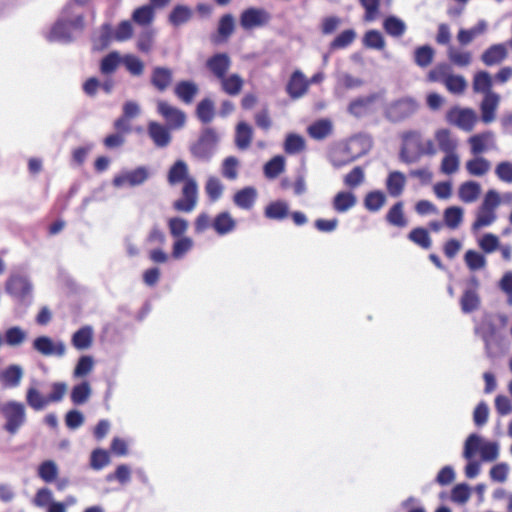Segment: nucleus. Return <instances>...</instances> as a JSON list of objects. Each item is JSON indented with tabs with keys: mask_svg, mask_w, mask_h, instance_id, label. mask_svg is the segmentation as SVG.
I'll list each match as a JSON object with an SVG mask.
<instances>
[{
	"mask_svg": "<svg viewBox=\"0 0 512 512\" xmlns=\"http://www.w3.org/2000/svg\"><path fill=\"white\" fill-rule=\"evenodd\" d=\"M84 26V14L80 11V7L72 1L68 2L51 27L47 39L50 42L70 43L73 39L72 31H82Z\"/></svg>",
	"mask_w": 512,
	"mask_h": 512,
	"instance_id": "1",
	"label": "nucleus"
},
{
	"mask_svg": "<svg viewBox=\"0 0 512 512\" xmlns=\"http://www.w3.org/2000/svg\"><path fill=\"white\" fill-rule=\"evenodd\" d=\"M4 288L17 304L24 307L32 304L34 285L26 267L22 265L14 267L6 279Z\"/></svg>",
	"mask_w": 512,
	"mask_h": 512,
	"instance_id": "2",
	"label": "nucleus"
},
{
	"mask_svg": "<svg viewBox=\"0 0 512 512\" xmlns=\"http://www.w3.org/2000/svg\"><path fill=\"white\" fill-rule=\"evenodd\" d=\"M403 144L400 148L399 158L405 164L416 163L424 155L434 156L437 149L432 140L424 144L421 141V133L417 130H409L402 134Z\"/></svg>",
	"mask_w": 512,
	"mask_h": 512,
	"instance_id": "3",
	"label": "nucleus"
},
{
	"mask_svg": "<svg viewBox=\"0 0 512 512\" xmlns=\"http://www.w3.org/2000/svg\"><path fill=\"white\" fill-rule=\"evenodd\" d=\"M220 136L215 128L206 126L199 132L197 139L190 143L189 152L193 158L201 162H209L215 155Z\"/></svg>",
	"mask_w": 512,
	"mask_h": 512,
	"instance_id": "4",
	"label": "nucleus"
},
{
	"mask_svg": "<svg viewBox=\"0 0 512 512\" xmlns=\"http://www.w3.org/2000/svg\"><path fill=\"white\" fill-rule=\"evenodd\" d=\"M420 103L412 96H404L388 103L384 117L391 123H400L411 118L419 109Z\"/></svg>",
	"mask_w": 512,
	"mask_h": 512,
	"instance_id": "5",
	"label": "nucleus"
},
{
	"mask_svg": "<svg viewBox=\"0 0 512 512\" xmlns=\"http://www.w3.org/2000/svg\"><path fill=\"white\" fill-rule=\"evenodd\" d=\"M1 414L6 420L4 429L15 434L26 421V411L23 403L10 400L1 406Z\"/></svg>",
	"mask_w": 512,
	"mask_h": 512,
	"instance_id": "6",
	"label": "nucleus"
},
{
	"mask_svg": "<svg viewBox=\"0 0 512 512\" xmlns=\"http://www.w3.org/2000/svg\"><path fill=\"white\" fill-rule=\"evenodd\" d=\"M498 318L502 324L506 322V317L502 314L494 315L492 313H485L479 324L475 327V333L484 342L487 355H490L492 345L497 339V325L495 319Z\"/></svg>",
	"mask_w": 512,
	"mask_h": 512,
	"instance_id": "7",
	"label": "nucleus"
},
{
	"mask_svg": "<svg viewBox=\"0 0 512 512\" xmlns=\"http://www.w3.org/2000/svg\"><path fill=\"white\" fill-rule=\"evenodd\" d=\"M372 147V139L369 135L359 134L352 137L346 146L347 152L357 150L356 153L347 159L331 158V164L335 168H341L369 152Z\"/></svg>",
	"mask_w": 512,
	"mask_h": 512,
	"instance_id": "8",
	"label": "nucleus"
},
{
	"mask_svg": "<svg viewBox=\"0 0 512 512\" xmlns=\"http://www.w3.org/2000/svg\"><path fill=\"white\" fill-rule=\"evenodd\" d=\"M151 177L150 168L147 166H138L132 170H123L114 176L112 185L116 188L124 186L136 187L144 184Z\"/></svg>",
	"mask_w": 512,
	"mask_h": 512,
	"instance_id": "9",
	"label": "nucleus"
},
{
	"mask_svg": "<svg viewBox=\"0 0 512 512\" xmlns=\"http://www.w3.org/2000/svg\"><path fill=\"white\" fill-rule=\"evenodd\" d=\"M270 20L271 14L261 7H248L239 16V24L245 31L265 27Z\"/></svg>",
	"mask_w": 512,
	"mask_h": 512,
	"instance_id": "10",
	"label": "nucleus"
},
{
	"mask_svg": "<svg viewBox=\"0 0 512 512\" xmlns=\"http://www.w3.org/2000/svg\"><path fill=\"white\" fill-rule=\"evenodd\" d=\"M35 351L46 357L61 358L66 354V346L63 341H53L46 335L36 337L32 342Z\"/></svg>",
	"mask_w": 512,
	"mask_h": 512,
	"instance_id": "11",
	"label": "nucleus"
},
{
	"mask_svg": "<svg viewBox=\"0 0 512 512\" xmlns=\"http://www.w3.org/2000/svg\"><path fill=\"white\" fill-rule=\"evenodd\" d=\"M198 198V185L195 179H189L182 187V197L173 203V208L189 213L194 210Z\"/></svg>",
	"mask_w": 512,
	"mask_h": 512,
	"instance_id": "12",
	"label": "nucleus"
},
{
	"mask_svg": "<svg viewBox=\"0 0 512 512\" xmlns=\"http://www.w3.org/2000/svg\"><path fill=\"white\" fill-rule=\"evenodd\" d=\"M157 112L166 120L169 129H180L186 121L185 113L166 101H158Z\"/></svg>",
	"mask_w": 512,
	"mask_h": 512,
	"instance_id": "13",
	"label": "nucleus"
},
{
	"mask_svg": "<svg viewBox=\"0 0 512 512\" xmlns=\"http://www.w3.org/2000/svg\"><path fill=\"white\" fill-rule=\"evenodd\" d=\"M447 121L464 131H471L476 121V114L469 108H452L447 113Z\"/></svg>",
	"mask_w": 512,
	"mask_h": 512,
	"instance_id": "14",
	"label": "nucleus"
},
{
	"mask_svg": "<svg viewBox=\"0 0 512 512\" xmlns=\"http://www.w3.org/2000/svg\"><path fill=\"white\" fill-rule=\"evenodd\" d=\"M231 58L225 52H218L206 61V68L219 80L223 78L231 67Z\"/></svg>",
	"mask_w": 512,
	"mask_h": 512,
	"instance_id": "15",
	"label": "nucleus"
},
{
	"mask_svg": "<svg viewBox=\"0 0 512 512\" xmlns=\"http://www.w3.org/2000/svg\"><path fill=\"white\" fill-rule=\"evenodd\" d=\"M169 130L167 126L156 121H150L147 126L148 136L157 148H165L170 144L172 136Z\"/></svg>",
	"mask_w": 512,
	"mask_h": 512,
	"instance_id": "16",
	"label": "nucleus"
},
{
	"mask_svg": "<svg viewBox=\"0 0 512 512\" xmlns=\"http://www.w3.org/2000/svg\"><path fill=\"white\" fill-rule=\"evenodd\" d=\"M24 376V369L19 364H10L0 372V382L5 389H14L20 386Z\"/></svg>",
	"mask_w": 512,
	"mask_h": 512,
	"instance_id": "17",
	"label": "nucleus"
},
{
	"mask_svg": "<svg viewBox=\"0 0 512 512\" xmlns=\"http://www.w3.org/2000/svg\"><path fill=\"white\" fill-rule=\"evenodd\" d=\"M308 90V81L300 70H295L286 85V92L292 99L302 97Z\"/></svg>",
	"mask_w": 512,
	"mask_h": 512,
	"instance_id": "18",
	"label": "nucleus"
},
{
	"mask_svg": "<svg viewBox=\"0 0 512 512\" xmlns=\"http://www.w3.org/2000/svg\"><path fill=\"white\" fill-rule=\"evenodd\" d=\"M235 30V20L232 14L222 15L217 24V33L211 37L215 44L226 42Z\"/></svg>",
	"mask_w": 512,
	"mask_h": 512,
	"instance_id": "19",
	"label": "nucleus"
},
{
	"mask_svg": "<svg viewBox=\"0 0 512 512\" xmlns=\"http://www.w3.org/2000/svg\"><path fill=\"white\" fill-rule=\"evenodd\" d=\"M37 385L38 381L36 379H32L30 386L26 390L25 400L27 405L34 411H42L47 407L49 401L47 400V396H43L41 394Z\"/></svg>",
	"mask_w": 512,
	"mask_h": 512,
	"instance_id": "20",
	"label": "nucleus"
},
{
	"mask_svg": "<svg viewBox=\"0 0 512 512\" xmlns=\"http://www.w3.org/2000/svg\"><path fill=\"white\" fill-rule=\"evenodd\" d=\"M189 179H194L189 176V168L184 160H176L168 170L167 181L170 185H177L179 183L188 182Z\"/></svg>",
	"mask_w": 512,
	"mask_h": 512,
	"instance_id": "21",
	"label": "nucleus"
},
{
	"mask_svg": "<svg viewBox=\"0 0 512 512\" xmlns=\"http://www.w3.org/2000/svg\"><path fill=\"white\" fill-rule=\"evenodd\" d=\"M507 54L505 43L493 44L482 53L481 61L486 66L498 65L507 58Z\"/></svg>",
	"mask_w": 512,
	"mask_h": 512,
	"instance_id": "22",
	"label": "nucleus"
},
{
	"mask_svg": "<svg viewBox=\"0 0 512 512\" xmlns=\"http://www.w3.org/2000/svg\"><path fill=\"white\" fill-rule=\"evenodd\" d=\"M173 72L170 68L156 66L152 69L150 83L158 91H165L172 83Z\"/></svg>",
	"mask_w": 512,
	"mask_h": 512,
	"instance_id": "23",
	"label": "nucleus"
},
{
	"mask_svg": "<svg viewBox=\"0 0 512 512\" xmlns=\"http://www.w3.org/2000/svg\"><path fill=\"white\" fill-rule=\"evenodd\" d=\"M194 15L191 7L185 4L175 5L168 15V22L174 27H180L188 23Z\"/></svg>",
	"mask_w": 512,
	"mask_h": 512,
	"instance_id": "24",
	"label": "nucleus"
},
{
	"mask_svg": "<svg viewBox=\"0 0 512 512\" xmlns=\"http://www.w3.org/2000/svg\"><path fill=\"white\" fill-rule=\"evenodd\" d=\"M500 102V96L497 93H491L483 97L480 104L481 119L488 124L495 119V112Z\"/></svg>",
	"mask_w": 512,
	"mask_h": 512,
	"instance_id": "25",
	"label": "nucleus"
},
{
	"mask_svg": "<svg viewBox=\"0 0 512 512\" xmlns=\"http://www.w3.org/2000/svg\"><path fill=\"white\" fill-rule=\"evenodd\" d=\"M93 342V328L85 325L76 330L71 337V344L77 350H86Z\"/></svg>",
	"mask_w": 512,
	"mask_h": 512,
	"instance_id": "26",
	"label": "nucleus"
},
{
	"mask_svg": "<svg viewBox=\"0 0 512 512\" xmlns=\"http://www.w3.org/2000/svg\"><path fill=\"white\" fill-rule=\"evenodd\" d=\"M253 138L252 127L244 122L240 121L235 128L234 143L239 150H246L249 148Z\"/></svg>",
	"mask_w": 512,
	"mask_h": 512,
	"instance_id": "27",
	"label": "nucleus"
},
{
	"mask_svg": "<svg viewBox=\"0 0 512 512\" xmlns=\"http://www.w3.org/2000/svg\"><path fill=\"white\" fill-rule=\"evenodd\" d=\"M257 198V190L252 186H247L237 191L233 196L235 205L243 210L251 209Z\"/></svg>",
	"mask_w": 512,
	"mask_h": 512,
	"instance_id": "28",
	"label": "nucleus"
},
{
	"mask_svg": "<svg viewBox=\"0 0 512 512\" xmlns=\"http://www.w3.org/2000/svg\"><path fill=\"white\" fill-rule=\"evenodd\" d=\"M211 225L218 235H227L236 228V221L229 212L223 211L215 216Z\"/></svg>",
	"mask_w": 512,
	"mask_h": 512,
	"instance_id": "29",
	"label": "nucleus"
},
{
	"mask_svg": "<svg viewBox=\"0 0 512 512\" xmlns=\"http://www.w3.org/2000/svg\"><path fill=\"white\" fill-rule=\"evenodd\" d=\"M385 185L391 197H399L405 188L406 177L400 171H392L388 174Z\"/></svg>",
	"mask_w": 512,
	"mask_h": 512,
	"instance_id": "30",
	"label": "nucleus"
},
{
	"mask_svg": "<svg viewBox=\"0 0 512 512\" xmlns=\"http://www.w3.org/2000/svg\"><path fill=\"white\" fill-rule=\"evenodd\" d=\"M198 86L191 80L179 81L174 88L175 95L184 103L190 104L198 93Z\"/></svg>",
	"mask_w": 512,
	"mask_h": 512,
	"instance_id": "31",
	"label": "nucleus"
},
{
	"mask_svg": "<svg viewBox=\"0 0 512 512\" xmlns=\"http://www.w3.org/2000/svg\"><path fill=\"white\" fill-rule=\"evenodd\" d=\"M357 203V198L350 191L338 192L332 200V207L338 213H345L353 208Z\"/></svg>",
	"mask_w": 512,
	"mask_h": 512,
	"instance_id": "32",
	"label": "nucleus"
},
{
	"mask_svg": "<svg viewBox=\"0 0 512 512\" xmlns=\"http://www.w3.org/2000/svg\"><path fill=\"white\" fill-rule=\"evenodd\" d=\"M92 395V388L88 381L75 384L70 391V400L75 406L84 405Z\"/></svg>",
	"mask_w": 512,
	"mask_h": 512,
	"instance_id": "33",
	"label": "nucleus"
},
{
	"mask_svg": "<svg viewBox=\"0 0 512 512\" xmlns=\"http://www.w3.org/2000/svg\"><path fill=\"white\" fill-rule=\"evenodd\" d=\"M264 216L270 220L282 221L289 216V205L284 200L272 201L265 207Z\"/></svg>",
	"mask_w": 512,
	"mask_h": 512,
	"instance_id": "34",
	"label": "nucleus"
},
{
	"mask_svg": "<svg viewBox=\"0 0 512 512\" xmlns=\"http://www.w3.org/2000/svg\"><path fill=\"white\" fill-rule=\"evenodd\" d=\"M435 139L438 143L439 149L445 154L455 153L457 148V140L454 138L447 128L438 129L435 132Z\"/></svg>",
	"mask_w": 512,
	"mask_h": 512,
	"instance_id": "35",
	"label": "nucleus"
},
{
	"mask_svg": "<svg viewBox=\"0 0 512 512\" xmlns=\"http://www.w3.org/2000/svg\"><path fill=\"white\" fill-rule=\"evenodd\" d=\"M309 136L315 140H323L332 132V122L323 118L314 121L307 128Z\"/></svg>",
	"mask_w": 512,
	"mask_h": 512,
	"instance_id": "36",
	"label": "nucleus"
},
{
	"mask_svg": "<svg viewBox=\"0 0 512 512\" xmlns=\"http://www.w3.org/2000/svg\"><path fill=\"white\" fill-rule=\"evenodd\" d=\"M221 83V89L224 93L230 96L238 95L242 88L244 81L239 74L233 73L227 76V74L219 79Z\"/></svg>",
	"mask_w": 512,
	"mask_h": 512,
	"instance_id": "37",
	"label": "nucleus"
},
{
	"mask_svg": "<svg viewBox=\"0 0 512 512\" xmlns=\"http://www.w3.org/2000/svg\"><path fill=\"white\" fill-rule=\"evenodd\" d=\"M492 86V78L487 71L481 70L474 74L472 87L475 93H482L484 96H487L494 93L491 90Z\"/></svg>",
	"mask_w": 512,
	"mask_h": 512,
	"instance_id": "38",
	"label": "nucleus"
},
{
	"mask_svg": "<svg viewBox=\"0 0 512 512\" xmlns=\"http://www.w3.org/2000/svg\"><path fill=\"white\" fill-rule=\"evenodd\" d=\"M481 193V186L476 181H466L462 183L458 190L459 198L464 203H472L476 201Z\"/></svg>",
	"mask_w": 512,
	"mask_h": 512,
	"instance_id": "39",
	"label": "nucleus"
},
{
	"mask_svg": "<svg viewBox=\"0 0 512 512\" xmlns=\"http://www.w3.org/2000/svg\"><path fill=\"white\" fill-rule=\"evenodd\" d=\"M462 313L470 314L480 308L481 298L479 292L463 291L460 300Z\"/></svg>",
	"mask_w": 512,
	"mask_h": 512,
	"instance_id": "40",
	"label": "nucleus"
},
{
	"mask_svg": "<svg viewBox=\"0 0 512 512\" xmlns=\"http://www.w3.org/2000/svg\"><path fill=\"white\" fill-rule=\"evenodd\" d=\"M404 204L402 201L396 202L387 212L386 221L395 227L403 228L407 226L408 221L403 212Z\"/></svg>",
	"mask_w": 512,
	"mask_h": 512,
	"instance_id": "41",
	"label": "nucleus"
},
{
	"mask_svg": "<svg viewBox=\"0 0 512 512\" xmlns=\"http://www.w3.org/2000/svg\"><path fill=\"white\" fill-rule=\"evenodd\" d=\"M383 29L392 37H401L405 33L407 26L399 17L389 15L383 21Z\"/></svg>",
	"mask_w": 512,
	"mask_h": 512,
	"instance_id": "42",
	"label": "nucleus"
},
{
	"mask_svg": "<svg viewBox=\"0 0 512 512\" xmlns=\"http://www.w3.org/2000/svg\"><path fill=\"white\" fill-rule=\"evenodd\" d=\"M196 116L203 124L212 122L215 116L214 102L210 98L202 99L196 106Z\"/></svg>",
	"mask_w": 512,
	"mask_h": 512,
	"instance_id": "43",
	"label": "nucleus"
},
{
	"mask_svg": "<svg viewBox=\"0 0 512 512\" xmlns=\"http://www.w3.org/2000/svg\"><path fill=\"white\" fill-rule=\"evenodd\" d=\"M285 169V158L282 155H276L267 161L263 166V172L266 178L275 179Z\"/></svg>",
	"mask_w": 512,
	"mask_h": 512,
	"instance_id": "44",
	"label": "nucleus"
},
{
	"mask_svg": "<svg viewBox=\"0 0 512 512\" xmlns=\"http://www.w3.org/2000/svg\"><path fill=\"white\" fill-rule=\"evenodd\" d=\"M122 63V56L117 51H111L100 61V72L103 75L113 74Z\"/></svg>",
	"mask_w": 512,
	"mask_h": 512,
	"instance_id": "45",
	"label": "nucleus"
},
{
	"mask_svg": "<svg viewBox=\"0 0 512 512\" xmlns=\"http://www.w3.org/2000/svg\"><path fill=\"white\" fill-rule=\"evenodd\" d=\"M435 50L428 44L417 47L414 50V62L417 66L425 68L429 66L434 58Z\"/></svg>",
	"mask_w": 512,
	"mask_h": 512,
	"instance_id": "46",
	"label": "nucleus"
},
{
	"mask_svg": "<svg viewBox=\"0 0 512 512\" xmlns=\"http://www.w3.org/2000/svg\"><path fill=\"white\" fill-rule=\"evenodd\" d=\"M357 34L354 29H346L339 33L329 44V50L345 49L349 47L355 40Z\"/></svg>",
	"mask_w": 512,
	"mask_h": 512,
	"instance_id": "47",
	"label": "nucleus"
},
{
	"mask_svg": "<svg viewBox=\"0 0 512 512\" xmlns=\"http://www.w3.org/2000/svg\"><path fill=\"white\" fill-rule=\"evenodd\" d=\"M386 202V196L381 190H373L366 194L364 206L370 212L379 211Z\"/></svg>",
	"mask_w": 512,
	"mask_h": 512,
	"instance_id": "48",
	"label": "nucleus"
},
{
	"mask_svg": "<svg viewBox=\"0 0 512 512\" xmlns=\"http://www.w3.org/2000/svg\"><path fill=\"white\" fill-rule=\"evenodd\" d=\"M113 39L114 31L111 24L104 23L102 24L98 35L93 38V43L95 48L105 49L111 44Z\"/></svg>",
	"mask_w": 512,
	"mask_h": 512,
	"instance_id": "49",
	"label": "nucleus"
},
{
	"mask_svg": "<svg viewBox=\"0 0 512 512\" xmlns=\"http://www.w3.org/2000/svg\"><path fill=\"white\" fill-rule=\"evenodd\" d=\"M154 9L149 4L142 5L138 8H136L132 13V20L140 25V26H146L149 25L153 19H154Z\"/></svg>",
	"mask_w": 512,
	"mask_h": 512,
	"instance_id": "50",
	"label": "nucleus"
},
{
	"mask_svg": "<svg viewBox=\"0 0 512 512\" xmlns=\"http://www.w3.org/2000/svg\"><path fill=\"white\" fill-rule=\"evenodd\" d=\"M376 100V95L371 94L366 97H358L352 100L348 105V112L356 117L364 114L365 110Z\"/></svg>",
	"mask_w": 512,
	"mask_h": 512,
	"instance_id": "51",
	"label": "nucleus"
},
{
	"mask_svg": "<svg viewBox=\"0 0 512 512\" xmlns=\"http://www.w3.org/2000/svg\"><path fill=\"white\" fill-rule=\"evenodd\" d=\"M463 209L459 206H449L444 210L445 225L450 229H456L463 220Z\"/></svg>",
	"mask_w": 512,
	"mask_h": 512,
	"instance_id": "52",
	"label": "nucleus"
},
{
	"mask_svg": "<svg viewBox=\"0 0 512 512\" xmlns=\"http://www.w3.org/2000/svg\"><path fill=\"white\" fill-rule=\"evenodd\" d=\"M483 440L480 435L476 433L470 434L464 443L463 457L471 460L477 452L481 451Z\"/></svg>",
	"mask_w": 512,
	"mask_h": 512,
	"instance_id": "53",
	"label": "nucleus"
},
{
	"mask_svg": "<svg viewBox=\"0 0 512 512\" xmlns=\"http://www.w3.org/2000/svg\"><path fill=\"white\" fill-rule=\"evenodd\" d=\"M490 169V162L481 156L475 157L466 162V170L470 175L483 176Z\"/></svg>",
	"mask_w": 512,
	"mask_h": 512,
	"instance_id": "54",
	"label": "nucleus"
},
{
	"mask_svg": "<svg viewBox=\"0 0 512 512\" xmlns=\"http://www.w3.org/2000/svg\"><path fill=\"white\" fill-rule=\"evenodd\" d=\"M408 239L421 247L422 249H429L432 245V240L427 229L417 227L412 229L408 234Z\"/></svg>",
	"mask_w": 512,
	"mask_h": 512,
	"instance_id": "55",
	"label": "nucleus"
},
{
	"mask_svg": "<svg viewBox=\"0 0 512 512\" xmlns=\"http://www.w3.org/2000/svg\"><path fill=\"white\" fill-rule=\"evenodd\" d=\"M363 45L366 48L382 50L385 47V39L382 33L376 29L368 30L363 37Z\"/></svg>",
	"mask_w": 512,
	"mask_h": 512,
	"instance_id": "56",
	"label": "nucleus"
},
{
	"mask_svg": "<svg viewBox=\"0 0 512 512\" xmlns=\"http://www.w3.org/2000/svg\"><path fill=\"white\" fill-rule=\"evenodd\" d=\"M39 477L46 483H52L58 475V468L54 461L45 460L38 467Z\"/></svg>",
	"mask_w": 512,
	"mask_h": 512,
	"instance_id": "57",
	"label": "nucleus"
},
{
	"mask_svg": "<svg viewBox=\"0 0 512 512\" xmlns=\"http://www.w3.org/2000/svg\"><path fill=\"white\" fill-rule=\"evenodd\" d=\"M93 367L94 359L92 356H80L73 370V378H83L87 376L93 370Z\"/></svg>",
	"mask_w": 512,
	"mask_h": 512,
	"instance_id": "58",
	"label": "nucleus"
},
{
	"mask_svg": "<svg viewBox=\"0 0 512 512\" xmlns=\"http://www.w3.org/2000/svg\"><path fill=\"white\" fill-rule=\"evenodd\" d=\"M117 481L121 485H127L131 481V468L127 464H120L113 473L106 475V481Z\"/></svg>",
	"mask_w": 512,
	"mask_h": 512,
	"instance_id": "59",
	"label": "nucleus"
},
{
	"mask_svg": "<svg viewBox=\"0 0 512 512\" xmlns=\"http://www.w3.org/2000/svg\"><path fill=\"white\" fill-rule=\"evenodd\" d=\"M305 148V140L302 136L289 133L284 141V151L287 154H297Z\"/></svg>",
	"mask_w": 512,
	"mask_h": 512,
	"instance_id": "60",
	"label": "nucleus"
},
{
	"mask_svg": "<svg viewBox=\"0 0 512 512\" xmlns=\"http://www.w3.org/2000/svg\"><path fill=\"white\" fill-rule=\"evenodd\" d=\"M464 261L471 271H477L486 266V258L476 250H467L464 255Z\"/></svg>",
	"mask_w": 512,
	"mask_h": 512,
	"instance_id": "61",
	"label": "nucleus"
},
{
	"mask_svg": "<svg viewBox=\"0 0 512 512\" xmlns=\"http://www.w3.org/2000/svg\"><path fill=\"white\" fill-rule=\"evenodd\" d=\"M446 89L452 94H462L467 88V81L462 75L451 74L445 79Z\"/></svg>",
	"mask_w": 512,
	"mask_h": 512,
	"instance_id": "62",
	"label": "nucleus"
},
{
	"mask_svg": "<svg viewBox=\"0 0 512 512\" xmlns=\"http://www.w3.org/2000/svg\"><path fill=\"white\" fill-rule=\"evenodd\" d=\"M193 244V240L188 236L176 238L172 246V257L175 259L182 258L192 249Z\"/></svg>",
	"mask_w": 512,
	"mask_h": 512,
	"instance_id": "63",
	"label": "nucleus"
},
{
	"mask_svg": "<svg viewBox=\"0 0 512 512\" xmlns=\"http://www.w3.org/2000/svg\"><path fill=\"white\" fill-rule=\"evenodd\" d=\"M239 160L235 156L226 157L221 166V174L228 180H235L238 176Z\"/></svg>",
	"mask_w": 512,
	"mask_h": 512,
	"instance_id": "64",
	"label": "nucleus"
}]
</instances>
